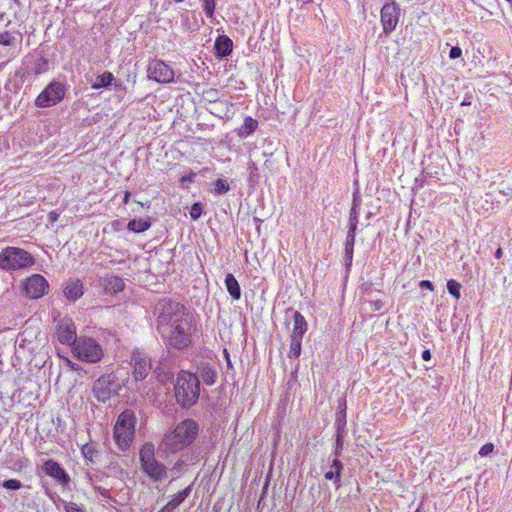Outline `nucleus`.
<instances>
[{"mask_svg": "<svg viewBox=\"0 0 512 512\" xmlns=\"http://www.w3.org/2000/svg\"><path fill=\"white\" fill-rule=\"evenodd\" d=\"M155 312L158 315L157 331L169 347L184 350L192 344L196 330L194 318L184 305L163 299L157 303Z\"/></svg>", "mask_w": 512, "mask_h": 512, "instance_id": "1", "label": "nucleus"}, {"mask_svg": "<svg viewBox=\"0 0 512 512\" xmlns=\"http://www.w3.org/2000/svg\"><path fill=\"white\" fill-rule=\"evenodd\" d=\"M198 432L197 422L192 419H185L173 431L165 435L162 445L166 451L178 452L189 446L196 439Z\"/></svg>", "mask_w": 512, "mask_h": 512, "instance_id": "2", "label": "nucleus"}, {"mask_svg": "<svg viewBox=\"0 0 512 512\" xmlns=\"http://www.w3.org/2000/svg\"><path fill=\"white\" fill-rule=\"evenodd\" d=\"M175 398L183 408H190L196 404L200 394V381L196 374L182 370L176 377L174 385Z\"/></svg>", "mask_w": 512, "mask_h": 512, "instance_id": "3", "label": "nucleus"}, {"mask_svg": "<svg viewBox=\"0 0 512 512\" xmlns=\"http://www.w3.org/2000/svg\"><path fill=\"white\" fill-rule=\"evenodd\" d=\"M136 416L132 410L123 411L114 425V440L118 448L126 451L135 435Z\"/></svg>", "mask_w": 512, "mask_h": 512, "instance_id": "4", "label": "nucleus"}, {"mask_svg": "<svg viewBox=\"0 0 512 512\" xmlns=\"http://www.w3.org/2000/svg\"><path fill=\"white\" fill-rule=\"evenodd\" d=\"M139 459L143 472L154 482L162 481L167 477V468L155 458V448L152 443L142 445Z\"/></svg>", "mask_w": 512, "mask_h": 512, "instance_id": "5", "label": "nucleus"}, {"mask_svg": "<svg viewBox=\"0 0 512 512\" xmlns=\"http://www.w3.org/2000/svg\"><path fill=\"white\" fill-rule=\"evenodd\" d=\"M69 89L65 80L53 79L45 89L36 97L35 106L48 108L59 104Z\"/></svg>", "mask_w": 512, "mask_h": 512, "instance_id": "6", "label": "nucleus"}, {"mask_svg": "<svg viewBox=\"0 0 512 512\" xmlns=\"http://www.w3.org/2000/svg\"><path fill=\"white\" fill-rule=\"evenodd\" d=\"M34 264L32 255L24 249L7 247L0 254V267L5 270H19Z\"/></svg>", "mask_w": 512, "mask_h": 512, "instance_id": "7", "label": "nucleus"}, {"mask_svg": "<svg viewBox=\"0 0 512 512\" xmlns=\"http://www.w3.org/2000/svg\"><path fill=\"white\" fill-rule=\"evenodd\" d=\"M122 383L119 378L113 374H106L99 377L93 385V394L100 402L108 401L112 396L118 394L121 390Z\"/></svg>", "mask_w": 512, "mask_h": 512, "instance_id": "8", "label": "nucleus"}, {"mask_svg": "<svg viewBox=\"0 0 512 512\" xmlns=\"http://www.w3.org/2000/svg\"><path fill=\"white\" fill-rule=\"evenodd\" d=\"M73 351L79 360L89 363H96L103 357L101 346L93 338L78 339Z\"/></svg>", "mask_w": 512, "mask_h": 512, "instance_id": "9", "label": "nucleus"}, {"mask_svg": "<svg viewBox=\"0 0 512 512\" xmlns=\"http://www.w3.org/2000/svg\"><path fill=\"white\" fill-rule=\"evenodd\" d=\"M147 76L150 80L167 84L174 80V70L160 59H153L147 66Z\"/></svg>", "mask_w": 512, "mask_h": 512, "instance_id": "10", "label": "nucleus"}, {"mask_svg": "<svg viewBox=\"0 0 512 512\" xmlns=\"http://www.w3.org/2000/svg\"><path fill=\"white\" fill-rule=\"evenodd\" d=\"M56 336L62 344L73 345V347L77 344L76 326L71 318L64 317L58 320Z\"/></svg>", "mask_w": 512, "mask_h": 512, "instance_id": "11", "label": "nucleus"}, {"mask_svg": "<svg viewBox=\"0 0 512 512\" xmlns=\"http://www.w3.org/2000/svg\"><path fill=\"white\" fill-rule=\"evenodd\" d=\"M26 295L31 299L43 297L49 289L47 280L40 274H33L23 284Z\"/></svg>", "mask_w": 512, "mask_h": 512, "instance_id": "12", "label": "nucleus"}, {"mask_svg": "<svg viewBox=\"0 0 512 512\" xmlns=\"http://www.w3.org/2000/svg\"><path fill=\"white\" fill-rule=\"evenodd\" d=\"M400 16V8L395 3H386L383 5L381 9V23L383 26V31L386 34L391 33L395 30Z\"/></svg>", "mask_w": 512, "mask_h": 512, "instance_id": "13", "label": "nucleus"}, {"mask_svg": "<svg viewBox=\"0 0 512 512\" xmlns=\"http://www.w3.org/2000/svg\"><path fill=\"white\" fill-rule=\"evenodd\" d=\"M133 365V376L136 380H143L151 371L152 364L150 358L140 350H134L131 356Z\"/></svg>", "mask_w": 512, "mask_h": 512, "instance_id": "14", "label": "nucleus"}, {"mask_svg": "<svg viewBox=\"0 0 512 512\" xmlns=\"http://www.w3.org/2000/svg\"><path fill=\"white\" fill-rule=\"evenodd\" d=\"M42 470L62 486H67L70 482L69 474L53 459L46 460L42 465Z\"/></svg>", "mask_w": 512, "mask_h": 512, "instance_id": "15", "label": "nucleus"}, {"mask_svg": "<svg viewBox=\"0 0 512 512\" xmlns=\"http://www.w3.org/2000/svg\"><path fill=\"white\" fill-rule=\"evenodd\" d=\"M63 292L68 300L76 301L83 295V284L79 279H70L65 283Z\"/></svg>", "mask_w": 512, "mask_h": 512, "instance_id": "16", "label": "nucleus"}, {"mask_svg": "<svg viewBox=\"0 0 512 512\" xmlns=\"http://www.w3.org/2000/svg\"><path fill=\"white\" fill-rule=\"evenodd\" d=\"M214 49L218 57H227L232 53L233 42L228 36L219 35L215 40Z\"/></svg>", "mask_w": 512, "mask_h": 512, "instance_id": "17", "label": "nucleus"}, {"mask_svg": "<svg viewBox=\"0 0 512 512\" xmlns=\"http://www.w3.org/2000/svg\"><path fill=\"white\" fill-rule=\"evenodd\" d=\"M293 322V329L290 337L303 338L308 329V324L304 316L299 311H294Z\"/></svg>", "mask_w": 512, "mask_h": 512, "instance_id": "18", "label": "nucleus"}, {"mask_svg": "<svg viewBox=\"0 0 512 512\" xmlns=\"http://www.w3.org/2000/svg\"><path fill=\"white\" fill-rule=\"evenodd\" d=\"M191 486L179 491L160 512H173L191 493Z\"/></svg>", "mask_w": 512, "mask_h": 512, "instance_id": "19", "label": "nucleus"}, {"mask_svg": "<svg viewBox=\"0 0 512 512\" xmlns=\"http://www.w3.org/2000/svg\"><path fill=\"white\" fill-rule=\"evenodd\" d=\"M199 377L206 385H213L217 379V371L209 363H201L198 368Z\"/></svg>", "mask_w": 512, "mask_h": 512, "instance_id": "20", "label": "nucleus"}, {"mask_svg": "<svg viewBox=\"0 0 512 512\" xmlns=\"http://www.w3.org/2000/svg\"><path fill=\"white\" fill-rule=\"evenodd\" d=\"M356 230L357 228H348L347 237L345 241V259L347 262V265H351L352 259H353V249L355 244V237H356Z\"/></svg>", "mask_w": 512, "mask_h": 512, "instance_id": "21", "label": "nucleus"}, {"mask_svg": "<svg viewBox=\"0 0 512 512\" xmlns=\"http://www.w3.org/2000/svg\"><path fill=\"white\" fill-rule=\"evenodd\" d=\"M225 286L228 293L234 300H239L241 298V288L233 274L228 273L226 275Z\"/></svg>", "mask_w": 512, "mask_h": 512, "instance_id": "22", "label": "nucleus"}, {"mask_svg": "<svg viewBox=\"0 0 512 512\" xmlns=\"http://www.w3.org/2000/svg\"><path fill=\"white\" fill-rule=\"evenodd\" d=\"M343 469V464L340 460L335 458L332 461V464L330 466V470L325 472L324 477L327 480H334L335 484H337V487H339V481L341 477V472Z\"/></svg>", "mask_w": 512, "mask_h": 512, "instance_id": "23", "label": "nucleus"}, {"mask_svg": "<svg viewBox=\"0 0 512 512\" xmlns=\"http://www.w3.org/2000/svg\"><path fill=\"white\" fill-rule=\"evenodd\" d=\"M114 79V75L111 72L105 71L103 74L98 75L96 77L95 81L92 84V88L96 90L101 88H107L112 84Z\"/></svg>", "mask_w": 512, "mask_h": 512, "instance_id": "24", "label": "nucleus"}, {"mask_svg": "<svg viewBox=\"0 0 512 512\" xmlns=\"http://www.w3.org/2000/svg\"><path fill=\"white\" fill-rule=\"evenodd\" d=\"M257 127H258V121L255 120L254 118L248 116L244 119L243 126L239 130L238 135L241 138H246L247 136L252 134L257 129Z\"/></svg>", "mask_w": 512, "mask_h": 512, "instance_id": "25", "label": "nucleus"}, {"mask_svg": "<svg viewBox=\"0 0 512 512\" xmlns=\"http://www.w3.org/2000/svg\"><path fill=\"white\" fill-rule=\"evenodd\" d=\"M22 35L20 32L12 33L9 31L0 32V45L3 46H14L16 42L21 41Z\"/></svg>", "mask_w": 512, "mask_h": 512, "instance_id": "26", "label": "nucleus"}, {"mask_svg": "<svg viewBox=\"0 0 512 512\" xmlns=\"http://www.w3.org/2000/svg\"><path fill=\"white\" fill-rule=\"evenodd\" d=\"M125 283L119 276H111L106 280V290L109 292L117 293L124 289Z\"/></svg>", "mask_w": 512, "mask_h": 512, "instance_id": "27", "label": "nucleus"}, {"mask_svg": "<svg viewBox=\"0 0 512 512\" xmlns=\"http://www.w3.org/2000/svg\"><path fill=\"white\" fill-rule=\"evenodd\" d=\"M149 220L146 219H133L130 220L127 227L130 231L140 233L146 231L150 227Z\"/></svg>", "mask_w": 512, "mask_h": 512, "instance_id": "28", "label": "nucleus"}, {"mask_svg": "<svg viewBox=\"0 0 512 512\" xmlns=\"http://www.w3.org/2000/svg\"><path fill=\"white\" fill-rule=\"evenodd\" d=\"M303 338L290 337V350L288 352L289 358H298L301 354V343Z\"/></svg>", "mask_w": 512, "mask_h": 512, "instance_id": "29", "label": "nucleus"}, {"mask_svg": "<svg viewBox=\"0 0 512 512\" xmlns=\"http://www.w3.org/2000/svg\"><path fill=\"white\" fill-rule=\"evenodd\" d=\"M34 73L36 75L43 74L49 70V62L45 57L38 58L34 63Z\"/></svg>", "mask_w": 512, "mask_h": 512, "instance_id": "30", "label": "nucleus"}, {"mask_svg": "<svg viewBox=\"0 0 512 512\" xmlns=\"http://www.w3.org/2000/svg\"><path fill=\"white\" fill-rule=\"evenodd\" d=\"M336 433L345 434V426H346V413L341 411L337 414L336 417Z\"/></svg>", "mask_w": 512, "mask_h": 512, "instance_id": "31", "label": "nucleus"}, {"mask_svg": "<svg viewBox=\"0 0 512 512\" xmlns=\"http://www.w3.org/2000/svg\"><path fill=\"white\" fill-rule=\"evenodd\" d=\"M447 289H448V292L454 296L456 299H459L460 298V289H461V284L459 282H457L456 280H449L447 282Z\"/></svg>", "mask_w": 512, "mask_h": 512, "instance_id": "32", "label": "nucleus"}, {"mask_svg": "<svg viewBox=\"0 0 512 512\" xmlns=\"http://www.w3.org/2000/svg\"><path fill=\"white\" fill-rule=\"evenodd\" d=\"M230 189L229 184L224 179H218L215 182L214 192L215 194L222 195L226 192H228Z\"/></svg>", "mask_w": 512, "mask_h": 512, "instance_id": "33", "label": "nucleus"}, {"mask_svg": "<svg viewBox=\"0 0 512 512\" xmlns=\"http://www.w3.org/2000/svg\"><path fill=\"white\" fill-rule=\"evenodd\" d=\"M344 435L341 433H336V444H335V450L334 455L335 457H339L342 453L343 444H344Z\"/></svg>", "mask_w": 512, "mask_h": 512, "instance_id": "34", "label": "nucleus"}, {"mask_svg": "<svg viewBox=\"0 0 512 512\" xmlns=\"http://www.w3.org/2000/svg\"><path fill=\"white\" fill-rule=\"evenodd\" d=\"M215 0H203V8L207 17L212 18L215 11Z\"/></svg>", "mask_w": 512, "mask_h": 512, "instance_id": "35", "label": "nucleus"}, {"mask_svg": "<svg viewBox=\"0 0 512 512\" xmlns=\"http://www.w3.org/2000/svg\"><path fill=\"white\" fill-rule=\"evenodd\" d=\"M358 216H359V211L355 210V208H351L350 214H349V219H348V228H357Z\"/></svg>", "mask_w": 512, "mask_h": 512, "instance_id": "36", "label": "nucleus"}, {"mask_svg": "<svg viewBox=\"0 0 512 512\" xmlns=\"http://www.w3.org/2000/svg\"><path fill=\"white\" fill-rule=\"evenodd\" d=\"M7 490H18L22 487V483L17 479L5 480L2 484Z\"/></svg>", "mask_w": 512, "mask_h": 512, "instance_id": "37", "label": "nucleus"}, {"mask_svg": "<svg viewBox=\"0 0 512 512\" xmlns=\"http://www.w3.org/2000/svg\"><path fill=\"white\" fill-rule=\"evenodd\" d=\"M81 452H82V455L84 456V458H86L90 461H93V457H94V454L96 451L92 445L85 444L82 447Z\"/></svg>", "mask_w": 512, "mask_h": 512, "instance_id": "38", "label": "nucleus"}, {"mask_svg": "<svg viewBox=\"0 0 512 512\" xmlns=\"http://www.w3.org/2000/svg\"><path fill=\"white\" fill-rule=\"evenodd\" d=\"M202 214V207L199 203H195L192 205L190 210L191 218L197 220Z\"/></svg>", "mask_w": 512, "mask_h": 512, "instance_id": "39", "label": "nucleus"}, {"mask_svg": "<svg viewBox=\"0 0 512 512\" xmlns=\"http://www.w3.org/2000/svg\"><path fill=\"white\" fill-rule=\"evenodd\" d=\"M493 450L494 445L492 443H486L480 448L479 455L482 457L488 456L493 452Z\"/></svg>", "mask_w": 512, "mask_h": 512, "instance_id": "40", "label": "nucleus"}, {"mask_svg": "<svg viewBox=\"0 0 512 512\" xmlns=\"http://www.w3.org/2000/svg\"><path fill=\"white\" fill-rule=\"evenodd\" d=\"M66 512H85L79 505L73 502H69L65 505Z\"/></svg>", "mask_w": 512, "mask_h": 512, "instance_id": "41", "label": "nucleus"}, {"mask_svg": "<svg viewBox=\"0 0 512 512\" xmlns=\"http://www.w3.org/2000/svg\"><path fill=\"white\" fill-rule=\"evenodd\" d=\"M462 55V50L460 47L458 46H454L450 49V52H449V57L451 59H457L459 57H461Z\"/></svg>", "mask_w": 512, "mask_h": 512, "instance_id": "42", "label": "nucleus"}, {"mask_svg": "<svg viewBox=\"0 0 512 512\" xmlns=\"http://www.w3.org/2000/svg\"><path fill=\"white\" fill-rule=\"evenodd\" d=\"M360 203H361V199L359 196H357L355 193L353 194V200H352V207L351 208H355V210H358L359 211V206H360Z\"/></svg>", "mask_w": 512, "mask_h": 512, "instance_id": "43", "label": "nucleus"}, {"mask_svg": "<svg viewBox=\"0 0 512 512\" xmlns=\"http://www.w3.org/2000/svg\"><path fill=\"white\" fill-rule=\"evenodd\" d=\"M419 286L421 288L428 289V290H431V291L434 289L433 284L430 281H428V280H422L419 283Z\"/></svg>", "mask_w": 512, "mask_h": 512, "instance_id": "44", "label": "nucleus"}, {"mask_svg": "<svg viewBox=\"0 0 512 512\" xmlns=\"http://www.w3.org/2000/svg\"><path fill=\"white\" fill-rule=\"evenodd\" d=\"M371 304H372V307H373L374 311L381 310L383 305H384V303L381 300L373 301Z\"/></svg>", "mask_w": 512, "mask_h": 512, "instance_id": "45", "label": "nucleus"}, {"mask_svg": "<svg viewBox=\"0 0 512 512\" xmlns=\"http://www.w3.org/2000/svg\"><path fill=\"white\" fill-rule=\"evenodd\" d=\"M223 353H224V357H225L226 362H227V367L228 368H232L233 367L232 366V362L230 360V356H229V353H228L227 349H224Z\"/></svg>", "mask_w": 512, "mask_h": 512, "instance_id": "46", "label": "nucleus"}, {"mask_svg": "<svg viewBox=\"0 0 512 512\" xmlns=\"http://www.w3.org/2000/svg\"><path fill=\"white\" fill-rule=\"evenodd\" d=\"M422 358H423V360H425V361L430 360V359H431V353H430V351H429V350H424V351L422 352Z\"/></svg>", "mask_w": 512, "mask_h": 512, "instance_id": "47", "label": "nucleus"}, {"mask_svg": "<svg viewBox=\"0 0 512 512\" xmlns=\"http://www.w3.org/2000/svg\"><path fill=\"white\" fill-rule=\"evenodd\" d=\"M97 490L103 497H109V491L107 489L98 487Z\"/></svg>", "mask_w": 512, "mask_h": 512, "instance_id": "48", "label": "nucleus"}, {"mask_svg": "<svg viewBox=\"0 0 512 512\" xmlns=\"http://www.w3.org/2000/svg\"><path fill=\"white\" fill-rule=\"evenodd\" d=\"M502 254H503L502 249L498 248L495 252V257L499 259V258H501Z\"/></svg>", "mask_w": 512, "mask_h": 512, "instance_id": "49", "label": "nucleus"}, {"mask_svg": "<svg viewBox=\"0 0 512 512\" xmlns=\"http://www.w3.org/2000/svg\"><path fill=\"white\" fill-rule=\"evenodd\" d=\"M49 216H50V218H51V220H52V221H55V220L57 219V215H56L54 212H51V213L49 214Z\"/></svg>", "mask_w": 512, "mask_h": 512, "instance_id": "50", "label": "nucleus"}, {"mask_svg": "<svg viewBox=\"0 0 512 512\" xmlns=\"http://www.w3.org/2000/svg\"><path fill=\"white\" fill-rule=\"evenodd\" d=\"M128 198H129V193H126L125 197H124V202L127 203L128 202Z\"/></svg>", "mask_w": 512, "mask_h": 512, "instance_id": "51", "label": "nucleus"}, {"mask_svg": "<svg viewBox=\"0 0 512 512\" xmlns=\"http://www.w3.org/2000/svg\"><path fill=\"white\" fill-rule=\"evenodd\" d=\"M461 105H463V106H464V105H470V102H468V101L464 100V101L461 103Z\"/></svg>", "mask_w": 512, "mask_h": 512, "instance_id": "52", "label": "nucleus"}, {"mask_svg": "<svg viewBox=\"0 0 512 512\" xmlns=\"http://www.w3.org/2000/svg\"><path fill=\"white\" fill-rule=\"evenodd\" d=\"M371 216H372V213H371V212H369V213L367 214V219L371 218Z\"/></svg>", "mask_w": 512, "mask_h": 512, "instance_id": "53", "label": "nucleus"}, {"mask_svg": "<svg viewBox=\"0 0 512 512\" xmlns=\"http://www.w3.org/2000/svg\"><path fill=\"white\" fill-rule=\"evenodd\" d=\"M416 512H419V510H417Z\"/></svg>", "mask_w": 512, "mask_h": 512, "instance_id": "54", "label": "nucleus"}]
</instances>
